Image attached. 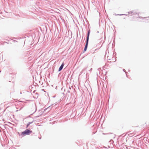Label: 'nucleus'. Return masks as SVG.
Instances as JSON below:
<instances>
[{
  "mask_svg": "<svg viewBox=\"0 0 149 149\" xmlns=\"http://www.w3.org/2000/svg\"><path fill=\"white\" fill-rule=\"evenodd\" d=\"M32 132V131L28 129L26 130L23 132L21 133V135L22 136H24L26 135H28Z\"/></svg>",
  "mask_w": 149,
  "mask_h": 149,
  "instance_id": "nucleus-1",
  "label": "nucleus"
},
{
  "mask_svg": "<svg viewBox=\"0 0 149 149\" xmlns=\"http://www.w3.org/2000/svg\"><path fill=\"white\" fill-rule=\"evenodd\" d=\"M89 34H90V31H88V36H87V37L86 42V45L85 46V47H86H86L87 48Z\"/></svg>",
  "mask_w": 149,
  "mask_h": 149,
  "instance_id": "nucleus-2",
  "label": "nucleus"
},
{
  "mask_svg": "<svg viewBox=\"0 0 149 149\" xmlns=\"http://www.w3.org/2000/svg\"><path fill=\"white\" fill-rule=\"evenodd\" d=\"M64 65V63H63L62 64V65H61V66L59 68L58 71H60L61 70H62V69H63V68Z\"/></svg>",
  "mask_w": 149,
  "mask_h": 149,
  "instance_id": "nucleus-3",
  "label": "nucleus"
},
{
  "mask_svg": "<svg viewBox=\"0 0 149 149\" xmlns=\"http://www.w3.org/2000/svg\"><path fill=\"white\" fill-rule=\"evenodd\" d=\"M31 123L29 122L27 125L26 127H28L29 125Z\"/></svg>",
  "mask_w": 149,
  "mask_h": 149,
  "instance_id": "nucleus-4",
  "label": "nucleus"
},
{
  "mask_svg": "<svg viewBox=\"0 0 149 149\" xmlns=\"http://www.w3.org/2000/svg\"><path fill=\"white\" fill-rule=\"evenodd\" d=\"M87 49V48L86 47H84V51H86Z\"/></svg>",
  "mask_w": 149,
  "mask_h": 149,
  "instance_id": "nucleus-5",
  "label": "nucleus"
},
{
  "mask_svg": "<svg viewBox=\"0 0 149 149\" xmlns=\"http://www.w3.org/2000/svg\"><path fill=\"white\" fill-rule=\"evenodd\" d=\"M107 59L109 60H111V58L109 56H107Z\"/></svg>",
  "mask_w": 149,
  "mask_h": 149,
  "instance_id": "nucleus-6",
  "label": "nucleus"
}]
</instances>
